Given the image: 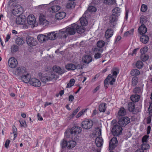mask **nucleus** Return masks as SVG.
<instances>
[{"label": "nucleus", "instance_id": "nucleus-28", "mask_svg": "<svg viewBox=\"0 0 152 152\" xmlns=\"http://www.w3.org/2000/svg\"><path fill=\"white\" fill-rule=\"evenodd\" d=\"M67 148L71 149L74 148L76 145V142L74 140H69L68 142Z\"/></svg>", "mask_w": 152, "mask_h": 152}, {"label": "nucleus", "instance_id": "nucleus-52", "mask_svg": "<svg viewBox=\"0 0 152 152\" xmlns=\"http://www.w3.org/2000/svg\"><path fill=\"white\" fill-rule=\"evenodd\" d=\"M88 10L90 12H94L96 11V9L95 7L92 6H90L88 7Z\"/></svg>", "mask_w": 152, "mask_h": 152}, {"label": "nucleus", "instance_id": "nucleus-48", "mask_svg": "<svg viewBox=\"0 0 152 152\" xmlns=\"http://www.w3.org/2000/svg\"><path fill=\"white\" fill-rule=\"evenodd\" d=\"M134 29H132L129 31L125 32L124 34V37H127L128 36L132 35L133 34Z\"/></svg>", "mask_w": 152, "mask_h": 152}, {"label": "nucleus", "instance_id": "nucleus-13", "mask_svg": "<svg viewBox=\"0 0 152 152\" xmlns=\"http://www.w3.org/2000/svg\"><path fill=\"white\" fill-rule=\"evenodd\" d=\"M8 63L11 68L15 67L18 64L17 60L14 57H11L8 60Z\"/></svg>", "mask_w": 152, "mask_h": 152}, {"label": "nucleus", "instance_id": "nucleus-57", "mask_svg": "<svg viewBox=\"0 0 152 152\" xmlns=\"http://www.w3.org/2000/svg\"><path fill=\"white\" fill-rule=\"evenodd\" d=\"M148 50V47H145L140 50V52L142 54H145V53Z\"/></svg>", "mask_w": 152, "mask_h": 152}, {"label": "nucleus", "instance_id": "nucleus-1", "mask_svg": "<svg viewBox=\"0 0 152 152\" xmlns=\"http://www.w3.org/2000/svg\"><path fill=\"white\" fill-rule=\"evenodd\" d=\"M121 12V9L119 7H115L112 10V15L110 18V25L111 27L114 28L116 25V21L118 17L120 15Z\"/></svg>", "mask_w": 152, "mask_h": 152}, {"label": "nucleus", "instance_id": "nucleus-56", "mask_svg": "<svg viewBox=\"0 0 152 152\" xmlns=\"http://www.w3.org/2000/svg\"><path fill=\"white\" fill-rule=\"evenodd\" d=\"M147 10V7L146 5L144 4H142L140 10L143 12H145Z\"/></svg>", "mask_w": 152, "mask_h": 152}, {"label": "nucleus", "instance_id": "nucleus-27", "mask_svg": "<svg viewBox=\"0 0 152 152\" xmlns=\"http://www.w3.org/2000/svg\"><path fill=\"white\" fill-rule=\"evenodd\" d=\"M103 3L107 6H112L116 4L115 0H104Z\"/></svg>", "mask_w": 152, "mask_h": 152}, {"label": "nucleus", "instance_id": "nucleus-8", "mask_svg": "<svg viewBox=\"0 0 152 152\" xmlns=\"http://www.w3.org/2000/svg\"><path fill=\"white\" fill-rule=\"evenodd\" d=\"M77 25L75 23L72 24L71 26L66 29L67 34L70 35H73L76 33V28H77Z\"/></svg>", "mask_w": 152, "mask_h": 152}, {"label": "nucleus", "instance_id": "nucleus-61", "mask_svg": "<svg viewBox=\"0 0 152 152\" xmlns=\"http://www.w3.org/2000/svg\"><path fill=\"white\" fill-rule=\"evenodd\" d=\"M10 142V141L9 140H7L5 142L4 144L5 147L6 148H8L9 147V145Z\"/></svg>", "mask_w": 152, "mask_h": 152}, {"label": "nucleus", "instance_id": "nucleus-55", "mask_svg": "<svg viewBox=\"0 0 152 152\" xmlns=\"http://www.w3.org/2000/svg\"><path fill=\"white\" fill-rule=\"evenodd\" d=\"M19 122L20 123V126L21 127H23L25 128L27 127V125L25 121L19 120Z\"/></svg>", "mask_w": 152, "mask_h": 152}, {"label": "nucleus", "instance_id": "nucleus-37", "mask_svg": "<svg viewBox=\"0 0 152 152\" xmlns=\"http://www.w3.org/2000/svg\"><path fill=\"white\" fill-rule=\"evenodd\" d=\"M15 42L18 45H22L24 43V41L21 37H18L16 38Z\"/></svg>", "mask_w": 152, "mask_h": 152}, {"label": "nucleus", "instance_id": "nucleus-44", "mask_svg": "<svg viewBox=\"0 0 152 152\" xmlns=\"http://www.w3.org/2000/svg\"><path fill=\"white\" fill-rule=\"evenodd\" d=\"M143 66V63L141 61H137L135 64V66L136 67L139 69H142V68Z\"/></svg>", "mask_w": 152, "mask_h": 152}, {"label": "nucleus", "instance_id": "nucleus-50", "mask_svg": "<svg viewBox=\"0 0 152 152\" xmlns=\"http://www.w3.org/2000/svg\"><path fill=\"white\" fill-rule=\"evenodd\" d=\"M149 58V56L146 54H142L141 56V59L143 61H147Z\"/></svg>", "mask_w": 152, "mask_h": 152}, {"label": "nucleus", "instance_id": "nucleus-20", "mask_svg": "<svg viewBox=\"0 0 152 152\" xmlns=\"http://www.w3.org/2000/svg\"><path fill=\"white\" fill-rule=\"evenodd\" d=\"M66 14L64 12H59L56 13L55 15V18L58 20H60L63 19L66 16Z\"/></svg>", "mask_w": 152, "mask_h": 152}, {"label": "nucleus", "instance_id": "nucleus-45", "mask_svg": "<svg viewBox=\"0 0 152 152\" xmlns=\"http://www.w3.org/2000/svg\"><path fill=\"white\" fill-rule=\"evenodd\" d=\"M75 4L74 2H72L67 3L66 5V7L69 9H72L75 8Z\"/></svg>", "mask_w": 152, "mask_h": 152}, {"label": "nucleus", "instance_id": "nucleus-40", "mask_svg": "<svg viewBox=\"0 0 152 152\" xmlns=\"http://www.w3.org/2000/svg\"><path fill=\"white\" fill-rule=\"evenodd\" d=\"M60 7L57 5H54L51 7V12H55L58 11L60 9Z\"/></svg>", "mask_w": 152, "mask_h": 152}, {"label": "nucleus", "instance_id": "nucleus-7", "mask_svg": "<svg viewBox=\"0 0 152 152\" xmlns=\"http://www.w3.org/2000/svg\"><path fill=\"white\" fill-rule=\"evenodd\" d=\"M115 78L112 76L111 74H109L104 80V86L107 87L108 86L109 82L111 85H113L115 81Z\"/></svg>", "mask_w": 152, "mask_h": 152}, {"label": "nucleus", "instance_id": "nucleus-33", "mask_svg": "<svg viewBox=\"0 0 152 152\" xmlns=\"http://www.w3.org/2000/svg\"><path fill=\"white\" fill-rule=\"evenodd\" d=\"M66 68L68 70H74L76 69V66L73 64H69L66 66Z\"/></svg>", "mask_w": 152, "mask_h": 152}, {"label": "nucleus", "instance_id": "nucleus-62", "mask_svg": "<svg viewBox=\"0 0 152 152\" xmlns=\"http://www.w3.org/2000/svg\"><path fill=\"white\" fill-rule=\"evenodd\" d=\"M139 49V48H137L134 49L132 51V55L133 56L134 55H136V54H137V53Z\"/></svg>", "mask_w": 152, "mask_h": 152}, {"label": "nucleus", "instance_id": "nucleus-14", "mask_svg": "<svg viewBox=\"0 0 152 152\" xmlns=\"http://www.w3.org/2000/svg\"><path fill=\"white\" fill-rule=\"evenodd\" d=\"M118 143L117 138L115 137H113L110 141L109 148L110 149L113 150L114 149Z\"/></svg>", "mask_w": 152, "mask_h": 152}, {"label": "nucleus", "instance_id": "nucleus-30", "mask_svg": "<svg viewBox=\"0 0 152 152\" xmlns=\"http://www.w3.org/2000/svg\"><path fill=\"white\" fill-rule=\"evenodd\" d=\"M119 70L118 68H113L111 70V75L116 78L117 75L118 74Z\"/></svg>", "mask_w": 152, "mask_h": 152}, {"label": "nucleus", "instance_id": "nucleus-58", "mask_svg": "<svg viewBox=\"0 0 152 152\" xmlns=\"http://www.w3.org/2000/svg\"><path fill=\"white\" fill-rule=\"evenodd\" d=\"M149 136L147 135H145L144 136L142 139V141L143 143H146L148 142V138Z\"/></svg>", "mask_w": 152, "mask_h": 152}, {"label": "nucleus", "instance_id": "nucleus-43", "mask_svg": "<svg viewBox=\"0 0 152 152\" xmlns=\"http://www.w3.org/2000/svg\"><path fill=\"white\" fill-rule=\"evenodd\" d=\"M133 91L134 93L140 94L142 93V90L140 87H136L133 89Z\"/></svg>", "mask_w": 152, "mask_h": 152}, {"label": "nucleus", "instance_id": "nucleus-4", "mask_svg": "<svg viewBox=\"0 0 152 152\" xmlns=\"http://www.w3.org/2000/svg\"><path fill=\"white\" fill-rule=\"evenodd\" d=\"M93 125V122L92 120L86 119L81 123V126L85 129H88L91 128Z\"/></svg>", "mask_w": 152, "mask_h": 152}, {"label": "nucleus", "instance_id": "nucleus-36", "mask_svg": "<svg viewBox=\"0 0 152 152\" xmlns=\"http://www.w3.org/2000/svg\"><path fill=\"white\" fill-rule=\"evenodd\" d=\"M53 78L49 76H42L41 78V80L44 83L50 81Z\"/></svg>", "mask_w": 152, "mask_h": 152}, {"label": "nucleus", "instance_id": "nucleus-17", "mask_svg": "<svg viewBox=\"0 0 152 152\" xmlns=\"http://www.w3.org/2000/svg\"><path fill=\"white\" fill-rule=\"evenodd\" d=\"M36 20L35 17L33 15H29L27 18L28 23L30 25H33V27L35 26L34 25L35 22Z\"/></svg>", "mask_w": 152, "mask_h": 152}, {"label": "nucleus", "instance_id": "nucleus-46", "mask_svg": "<svg viewBox=\"0 0 152 152\" xmlns=\"http://www.w3.org/2000/svg\"><path fill=\"white\" fill-rule=\"evenodd\" d=\"M68 142L65 139L62 140L61 142V145L62 148H63L67 147Z\"/></svg>", "mask_w": 152, "mask_h": 152}, {"label": "nucleus", "instance_id": "nucleus-25", "mask_svg": "<svg viewBox=\"0 0 152 152\" xmlns=\"http://www.w3.org/2000/svg\"><path fill=\"white\" fill-rule=\"evenodd\" d=\"M26 19L25 18H22L20 16H18L16 19V22L18 24L24 25L25 23Z\"/></svg>", "mask_w": 152, "mask_h": 152}, {"label": "nucleus", "instance_id": "nucleus-64", "mask_svg": "<svg viewBox=\"0 0 152 152\" xmlns=\"http://www.w3.org/2000/svg\"><path fill=\"white\" fill-rule=\"evenodd\" d=\"M148 110L149 112L152 113V103L150 104L148 108Z\"/></svg>", "mask_w": 152, "mask_h": 152}, {"label": "nucleus", "instance_id": "nucleus-53", "mask_svg": "<svg viewBox=\"0 0 152 152\" xmlns=\"http://www.w3.org/2000/svg\"><path fill=\"white\" fill-rule=\"evenodd\" d=\"M105 45L104 42L103 41H99L97 43V46L99 48L103 47Z\"/></svg>", "mask_w": 152, "mask_h": 152}, {"label": "nucleus", "instance_id": "nucleus-16", "mask_svg": "<svg viewBox=\"0 0 152 152\" xmlns=\"http://www.w3.org/2000/svg\"><path fill=\"white\" fill-rule=\"evenodd\" d=\"M67 35L66 29H63L59 31L58 36L60 38H66Z\"/></svg>", "mask_w": 152, "mask_h": 152}, {"label": "nucleus", "instance_id": "nucleus-9", "mask_svg": "<svg viewBox=\"0 0 152 152\" xmlns=\"http://www.w3.org/2000/svg\"><path fill=\"white\" fill-rule=\"evenodd\" d=\"M23 11L22 7L18 5L12 10V12L15 16H18L22 13Z\"/></svg>", "mask_w": 152, "mask_h": 152}, {"label": "nucleus", "instance_id": "nucleus-24", "mask_svg": "<svg viewBox=\"0 0 152 152\" xmlns=\"http://www.w3.org/2000/svg\"><path fill=\"white\" fill-rule=\"evenodd\" d=\"M142 35L140 38V41L143 43H147L149 40V39L148 36L145 34Z\"/></svg>", "mask_w": 152, "mask_h": 152}, {"label": "nucleus", "instance_id": "nucleus-10", "mask_svg": "<svg viewBox=\"0 0 152 152\" xmlns=\"http://www.w3.org/2000/svg\"><path fill=\"white\" fill-rule=\"evenodd\" d=\"M26 41L27 44L30 46L36 45L37 41L33 37H28L26 38Z\"/></svg>", "mask_w": 152, "mask_h": 152}, {"label": "nucleus", "instance_id": "nucleus-42", "mask_svg": "<svg viewBox=\"0 0 152 152\" xmlns=\"http://www.w3.org/2000/svg\"><path fill=\"white\" fill-rule=\"evenodd\" d=\"M39 21L40 24L42 25H45V26L46 24H48V21L41 16L39 17Z\"/></svg>", "mask_w": 152, "mask_h": 152}, {"label": "nucleus", "instance_id": "nucleus-2", "mask_svg": "<svg viewBox=\"0 0 152 152\" xmlns=\"http://www.w3.org/2000/svg\"><path fill=\"white\" fill-rule=\"evenodd\" d=\"M82 131L81 128L79 126H75L65 132V136L67 138L72 137V136L79 134Z\"/></svg>", "mask_w": 152, "mask_h": 152}, {"label": "nucleus", "instance_id": "nucleus-6", "mask_svg": "<svg viewBox=\"0 0 152 152\" xmlns=\"http://www.w3.org/2000/svg\"><path fill=\"white\" fill-rule=\"evenodd\" d=\"M130 122V119L127 117H124L120 118L118 121L119 124L122 127L125 126Z\"/></svg>", "mask_w": 152, "mask_h": 152}, {"label": "nucleus", "instance_id": "nucleus-29", "mask_svg": "<svg viewBox=\"0 0 152 152\" xmlns=\"http://www.w3.org/2000/svg\"><path fill=\"white\" fill-rule=\"evenodd\" d=\"M83 62L86 64H89L91 62L92 60L91 57L89 55H86L83 58Z\"/></svg>", "mask_w": 152, "mask_h": 152}, {"label": "nucleus", "instance_id": "nucleus-32", "mask_svg": "<svg viewBox=\"0 0 152 152\" xmlns=\"http://www.w3.org/2000/svg\"><path fill=\"white\" fill-rule=\"evenodd\" d=\"M140 74V72L139 70L137 69H132L130 72V74L134 77L138 76Z\"/></svg>", "mask_w": 152, "mask_h": 152}, {"label": "nucleus", "instance_id": "nucleus-21", "mask_svg": "<svg viewBox=\"0 0 152 152\" xmlns=\"http://www.w3.org/2000/svg\"><path fill=\"white\" fill-rule=\"evenodd\" d=\"M103 140L102 137H98L95 140V142L98 147H100L103 144Z\"/></svg>", "mask_w": 152, "mask_h": 152}, {"label": "nucleus", "instance_id": "nucleus-12", "mask_svg": "<svg viewBox=\"0 0 152 152\" xmlns=\"http://www.w3.org/2000/svg\"><path fill=\"white\" fill-rule=\"evenodd\" d=\"M30 83L33 86L36 87H39L41 85L40 81L35 78H32L30 81Z\"/></svg>", "mask_w": 152, "mask_h": 152}, {"label": "nucleus", "instance_id": "nucleus-15", "mask_svg": "<svg viewBox=\"0 0 152 152\" xmlns=\"http://www.w3.org/2000/svg\"><path fill=\"white\" fill-rule=\"evenodd\" d=\"M26 74L22 76L21 79L25 83H28L30 82L31 80V76L27 72Z\"/></svg>", "mask_w": 152, "mask_h": 152}, {"label": "nucleus", "instance_id": "nucleus-35", "mask_svg": "<svg viewBox=\"0 0 152 152\" xmlns=\"http://www.w3.org/2000/svg\"><path fill=\"white\" fill-rule=\"evenodd\" d=\"M85 30V28L82 26H80L77 25V28H76V31L79 34H81L84 32Z\"/></svg>", "mask_w": 152, "mask_h": 152}, {"label": "nucleus", "instance_id": "nucleus-59", "mask_svg": "<svg viewBox=\"0 0 152 152\" xmlns=\"http://www.w3.org/2000/svg\"><path fill=\"white\" fill-rule=\"evenodd\" d=\"M80 107H78L75 110H74L72 115H71V116L73 117L77 113V112L79 110H80Z\"/></svg>", "mask_w": 152, "mask_h": 152}, {"label": "nucleus", "instance_id": "nucleus-11", "mask_svg": "<svg viewBox=\"0 0 152 152\" xmlns=\"http://www.w3.org/2000/svg\"><path fill=\"white\" fill-rule=\"evenodd\" d=\"M128 110L133 113H135L139 112V110H137L135 108V104L134 102H130L128 104Z\"/></svg>", "mask_w": 152, "mask_h": 152}, {"label": "nucleus", "instance_id": "nucleus-19", "mask_svg": "<svg viewBox=\"0 0 152 152\" xmlns=\"http://www.w3.org/2000/svg\"><path fill=\"white\" fill-rule=\"evenodd\" d=\"M147 31V28L143 24H142L138 28L139 32L140 34H145Z\"/></svg>", "mask_w": 152, "mask_h": 152}, {"label": "nucleus", "instance_id": "nucleus-47", "mask_svg": "<svg viewBox=\"0 0 152 152\" xmlns=\"http://www.w3.org/2000/svg\"><path fill=\"white\" fill-rule=\"evenodd\" d=\"M141 148L144 151V150L149 149L150 148V145L146 143H143L141 145Z\"/></svg>", "mask_w": 152, "mask_h": 152}, {"label": "nucleus", "instance_id": "nucleus-18", "mask_svg": "<svg viewBox=\"0 0 152 152\" xmlns=\"http://www.w3.org/2000/svg\"><path fill=\"white\" fill-rule=\"evenodd\" d=\"M103 52V50L101 48H97L96 51V53L94 55V57L95 59H99L102 56V53Z\"/></svg>", "mask_w": 152, "mask_h": 152}, {"label": "nucleus", "instance_id": "nucleus-41", "mask_svg": "<svg viewBox=\"0 0 152 152\" xmlns=\"http://www.w3.org/2000/svg\"><path fill=\"white\" fill-rule=\"evenodd\" d=\"M80 23L82 26H85L88 24V21L86 18L83 17L80 19Z\"/></svg>", "mask_w": 152, "mask_h": 152}, {"label": "nucleus", "instance_id": "nucleus-3", "mask_svg": "<svg viewBox=\"0 0 152 152\" xmlns=\"http://www.w3.org/2000/svg\"><path fill=\"white\" fill-rule=\"evenodd\" d=\"M122 127L118 124L114 125L111 130V132L113 135L115 136H118L120 135L123 130Z\"/></svg>", "mask_w": 152, "mask_h": 152}, {"label": "nucleus", "instance_id": "nucleus-34", "mask_svg": "<svg viewBox=\"0 0 152 152\" xmlns=\"http://www.w3.org/2000/svg\"><path fill=\"white\" fill-rule=\"evenodd\" d=\"M37 39L40 42H44L46 41L47 39V36L43 34L39 35L37 36Z\"/></svg>", "mask_w": 152, "mask_h": 152}, {"label": "nucleus", "instance_id": "nucleus-54", "mask_svg": "<svg viewBox=\"0 0 152 152\" xmlns=\"http://www.w3.org/2000/svg\"><path fill=\"white\" fill-rule=\"evenodd\" d=\"M18 47L16 45H13L11 47V50L12 52H16L18 51Z\"/></svg>", "mask_w": 152, "mask_h": 152}, {"label": "nucleus", "instance_id": "nucleus-60", "mask_svg": "<svg viewBox=\"0 0 152 152\" xmlns=\"http://www.w3.org/2000/svg\"><path fill=\"white\" fill-rule=\"evenodd\" d=\"M96 135H98V137H100L101 136V129H99V128L97 129Z\"/></svg>", "mask_w": 152, "mask_h": 152}, {"label": "nucleus", "instance_id": "nucleus-63", "mask_svg": "<svg viewBox=\"0 0 152 152\" xmlns=\"http://www.w3.org/2000/svg\"><path fill=\"white\" fill-rule=\"evenodd\" d=\"M100 86H97L94 89V90L92 91V93L93 94L95 93L100 88Z\"/></svg>", "mask_w": 152, "mask_h": 152}, {"label": "nucleus", "instance_id": "nucleus-26", "mask_svg": "<svg viewBox=\"0 0 152 152\" xmlns=\"http://www.w3.org/2000/svg\"><path fill=\"white\" fill-rule=\"evenodd\" d=\"M113 34V30L111 28L108 29L106 31L105 36L107 39L111 37Z\"/></svg>", "mask_w": 152, "mask_h": 152}, {"label": "nucleus", "instance_id": "nucleus-49", "mask_svg": "<svg viewBox=\"0 0 152 152\" xmlns=\"http://www.w3.org/2000/svg\"><path fill=\"white\" fill-rule=\"evenodd\" d=\"M75 83V80L74 79H71L66 86V88H70L73 86Z\"/></svg>", "mask_w": 152, "mask_h": 152}, {"label": "nucleus", "instance_id": "nucleus-38", "mask_svg": "<svg viewBox=\"0 0 152 152\" xmlns=\"http://www.w3.org/2000/svg\"><path fill=\"white\" fill-rule=\"evenodd\" d=\"M106 104L104 103H102L99 106V110L100 112H104L106 109Z\"/></svg>", "mask_w": 152, "mask_h": 152}, {"label": "nucleus", "instance_id": "nucleus-51", "mask_svg": "<svg viewBox=\"0 0 152 152\" xmlns=\"http://www.w3.org/2000/svg\"><path fill=\"white\" fill-rule=\"evenodd\" d=\"M132 86H135L138 83V79L136 77H134L132 79Z\"/></svg>", "mask_w": 152, "mask_h": 152}, {"label": "nucleus", "instance_id": "nucleus-22", "mask_svg": "<svg viewBox=\"0 0 152 152\" xmlns=\"http://www.w3.org/2000/svg\"><path fill=\"white\" fill-rule=\"evenodd\" d=\"M57 37L56 33L55 32H52L47 35L46 40H48V39L51 40H54L57 38Z\"/></svg>", "mask_w": 152, "mask_h": 152}, {"label": "nucleus", "instance_id": "nucleus-23", "mask_svg": "<svg viewBox=\"0 0 152 152\" xmlns=\"http://www.w3.org/2000/svg\"><path fill=\"white\" fill-rule=\"evenodd\" d=\"M53 71L59 75H62L64 72V70L61 69L58 66H53Z\"/></svg>", "mask_w": 152, "mask_h": 152}, {"label": "nucleus", "instance_id": "nucleus-5", "mask_svg": "<svg viewBox=\"0 0 152 152\" xmlns=\"http://www.w3.org/2000/svg\"><path fill=\"white\" fill-rule=\"evenodd\" d=\"M27 72L26 71V68L24 67H17L15 71V74L18 76L21 77Z\"/></svg>", "mask_w": 152, "mask_h": 152}, {"label": "nucleus", "instance_id": "nucleus-31", "mask_svg": "<svg viewBox=\"0 0 152 152\" xmlns=\"http://www.w3.org/2000/svg\"><path fill=\"white\" fill-rule=\"evenodd\" d=\"M140 98V96L138 95H133L130 97L131 100L134 102H138Z\"/></svg>", "mask_w": 152, "mask_h": 152}, {"label": "nucleus", "instance_id": "nucleus-39", "mask_svg": "<svg viewBox=\"0 0 152 152\" xmlns=\"http://www.w3.org/2000/svg\"><path fill=\"white\" fill-rule=\"evenodd\" d=\"M126 112L125 109L123 107H121L118 112V115L120 116H123L126 115Z\"/></svg>", "mask_w": 152, "mask_h": 152}]
</instances>
